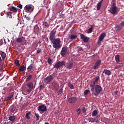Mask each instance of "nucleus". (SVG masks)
Returning <instances> with one entry per match:
<instances>
[{
    "label": "nucleus",
    "mask_w": 124,
    "mask_h": 124,
    "mask_svg": "<svg viewBox=\"0 0 124 124\" xmlns=\"http://www.w3.org/2000/svg\"><path fill=\"white\" fill-rule=\"evenodd\" d=\"M51 43H52L53 48L55 49H60L62 47V45H61V39L60 38H56L55 40L51 42Z\"/></svg>",
    "instance_id": "obj_1"
},
{
    "label": "nucleus",
    "mask_w": 124,
    "mask_h": 124,
    "mask_svg": "<svg viewBox=\"0 0 124 124\" xmlns=\"http://www.w3.org/2000/svg\"><path fill=\"white\" fill-rule=\"evenodd\" d=\"M99 76H97L94 79V81L91 83L90 89L92 92H93V91H94V87L95 86V84H98V81H99Z\"/></svg>",
    "instance_id": "obj_2"
},
{
    "label": "nucleus",
    "mask_w": 124,
    "mask_h": 124,
    "mask_svg": "<svg viewBox=\"0 0 124 124\" xmlns=\"http://www.w3.org/2000/svg\"><path fill=\"white\" fill-rule=\"evenodd\" d=\"M95 89V93H93V94L97 96L102 92L103 88L100 85H96L94 86Z\"/></svg>",
    "instance_id": "obj_3"
},
{
    "label": "nucleus",
    "mask_w": 124,
    "mask_h": 124,
    "mask_svg": "<svg viewBox=\"0 0 124 124\" xmlns=\"http://www.w3.org/2000/svg\"><path fill=\"white\" fill-rule=\"evenodd\" d=\"M65 63H66V62L65 61H59L54 65V68H56L58 70L60 67H62V66H63V65H65Z\"/></svg>",
    "instance_id": "obj_4"
},
{
    "label": "nucleus",
    "mask_w": 124,
    "mask_h": 124,
    "mask_svg": "<svg viewBox=\"0 0 124 124\" xmlns=\"http://www.w3.org/2000/svg\"><path fill=\"white\" fill-rule=\"evenodd\" d=\"M109 12H110L111 14H116V13L119 12L117 6H116V5H112V6H111L110 8Z\"/></svg>",
    "instance_id": "obj_5"
},
{
    "label": "nucleus",
    "mask_w": 124,
    "mask_h": 124,
    "mask_svg": "<svg viewBox=\"0 0 124 124\" xmlns=\"http://www.w3.org/2000/svg\"><path fill=\"white\" fill-rule=\"evenodd\" d=\"M54 80V76L52 75H49L46 77L44 79V82L46 84H49V83H50V82H52V81Z\"/></svg>",
    "instance_id": "obj_6"
},
{
    "label": "nucleus",
    "mask_w": 124,
    "mask_h": 124,
    "mask_svg": "<svg viewBox=\"0 0 124 124\" xmlns=\"http://www.w3.org/2000/svg\"><path fill=\"white\" fill-rule=\"evenodd\" d=\"M17 43H20L22 45H24L26 43V38L23 36L18 37L16 40Z\"/></svg>",
    "instance_id": "obj_7"
},
{
    "label": "nucleus",
    "mask_w": 124,
    "mask_h": 124,
    "mask_svg": "<svg viewBox=\"0 0 124 124\" xmlns=\"http://www.w3.org/2000/svg\"><path fill=\"white\" fill-rule=\"evenodd\" d=\"M56 31H53L49 33V40L52 42L54 41L55 39H57L56 38Z\"/></svg>",
    "instance_id": "obj_8"
},
{
    "label": "nucleus",
    "mask_w": 124,
    "mask_h": 124,
    "mask_svg": "<svg viewBox=\"0 0 124 124\" xmlns=\"http://www.w3.org/2000/svg\"><path fill=\"white\" fill-rule=\"evenodd\" d=\"M37 109L40 112H42L43 113H44L45 111L47 110V107L45 106L44 105H40L38 108Z\"/></svg>",
    "instance_id": "obj_9"
},
{
    "label": "nucleus",
    "mask_w": 124,
    "mask_h": 124,
    "mask_svg": "<svg viewBox=\"0 0 124 124\" xmlns=\"http://www.w3.org/2000/svg\"><path fill=\"white\" fill-rule=\"evenodd\" d=\"M24 10L27 13H31V12L33 11V8L30 5H26L24 7Z\"/></svg>",
    "instance_id": "obj_10"
},
{
    "label": "nucleus",
    "mask_w": 124,
    "mask_h": 124,
    "mask_svg": "<svg viewBox=\"0 0 124 124\" xmlns=\"http://www.w3.org/2000/svg\"><path fill=\"white\" fill-rule=\"evenodd\" d=\"M79 35L81 39L83 40V42H85V43L89 42V40H90L89 38H88V37L85 36V35L81 33H79Z\"/></svg>",
    "instance_id": "obj_11"
},
{
    "label": "nucleus",
    "mask_w": 124,
    "mask_h": 124,
    "mask_svg": "<svg viewBox=\"0 0 124 124\" xmlns=\"http://www.w3.org/2000/svg\"><path fill=\"white\" fill-rule=\"evenodd\" d=\"M73 65H74L73 62L69 61L66 63L65 67H66L67 69H72Z\"/></svg>",
    "instance_id": "obj_12"
},
{
    "label": "nucleus",
    "mask_w": 124,
    "mask_h": 124,
    "mask_svg": "<svg viewBox=\"0 0 124 124\" xmlns=\"http://www.w3.org/2000/svg\"><path fill=\"white\" fill-rule=\"evenodd\" d=\"M66 53H67V48H66V47H63L60 53V54L61 55L62 57L64 58V56L66 55Z\"/></svg>",
    "instance_id": "obj_13"
},
{
    "label": "nucleus",
    "mask_w": 124,
    "mask_h": 124,
    "mask_svg": "<svg viewBox=\"0 0 124 124\" xmlns=\"http://www.w3.org/2000/svg\"><path fill=\"white\" fill-rule=\"evenodd\" d=\"M101 64V60H99L97 61L95 63V64L93 66V69H98V67L100 66V65Z\"/></svg>",
    "instance_id": "obj_14"
},
{
    "label": "nucleus",
    "mask_w": 124,
    "mask_h": 124,
    "mask_svg": "<svg viewBox=\"0 0 124 124\" xmlns=\"http://www.w3.org/2000/svg\"><path fill=\"white\" fill-rule=\"evenodd\" d=\"M106 36V33L105 32L101 33L99 36V39H98L99 40L100 42H101V41H102V40L104 39Z\"/></svg>",
    "instance_id": "obj_15"
},
{
    "label": "nucleus",
    "mask_w": 124,
    "mask_h": 124,
    "mask_svg": "<svg viewBox=\"0 0 124 124\" xmlns=\"http://www.w3.org/2000/svg\"><path fill=\"white\" fill-rule=\"evenodd\" d=\"M53 89L55 91H57L59 90V83L58 82H54L53 85Z\"/></svg>",
    "instance_id": "obj_16"
},
{
    "label": "nucleus",
    "mask_w": 124,
    "mask_h": 124,
    "mask_svg": "<svg viewBox=\"0 0 124 124\" xmlns=\"http://www.w3.org/2000/svg\"><path fill=\"white\" fill-rule=\"evenodd\" d=\"M103 73H104L105 75H108V76H110L111 75V71L108 69H104Z\"/></svg>",
    "instance_id": "obj_17"
},
{
    "label": "nucleus",
    "mask_w": 124,
    "mask_h": 124,
    "mask_svg": "<svg viewBox=\"0 0 124 124\" xmlns=\"http://www.w3.org/2000/svg\"><path fill=\"white\" fill-rule=\"evenodd\" d=\"M76 100V97H71L68 99V101L69 103H74Z\"/></svg>",
    "instance_id": "obj_18"
},
{
    "label": "nucleus",
    "mask_w": 124,
    "mask_h": 124,
    "mask_svg": "<svg viewBox=\"0 0 124 124\" xmlns=\"http://www.w3.org/2000/svg\"><path fill=\"white\" fill-rule=\"evenodd\" d=\"M43 26L45 28H47L48 29L49 28V26H50V22H49V21H46L45 20L43 23Z\"/></svg>",
    "instance_id": "obj_19"
},
{
    "label": "nucleus",
    "mask_w": 124,
    "mask_h": 124,
    "mask_svg": "<svg viewBox=\"0 0 124 124\" xmlns=\"http://www.w3.org/2000/svg\"><path fill=\"white\" fill-rule=\"evenodd\" d=\"M27 87L31 90H33V83L32 82L27 83Z\"/></svg>",
    "instance_id": "obj_20"
},
{
    "label": "nucleus",
    "mask_w": 124,
    "mask_h": 124,
    "mask_svg": "<svg viewBox=\"0 0 124 124\" xmlns=\"http://www.w3.org/2000/svg\"><path fill=\"white\" fill-rule=\"evenodd\" d=\"M77 35H74L73 34H71L70 36V39L71 41H72L73 40H74L75 39H77Z\"/></svg>",
    "instance_id": "obj_21"
},
{
    "label": "nucleus",
    "mask_w": 124,
    "mask_h": 124,
    "mask_svg": "<svg viewBox=\"0 0 124 124\" xmlns=\"http://www.w3.org/2000/svg\"><path fill=\"white\" fill-rule=\"evenodd\" d=\"M103 0H101V1L99 2L97 4V10H99L100 9V7H101V4H102V2Z\"/></svg>",
    "instance_id": "obj_22"
},
{
    "label": "nucleus",
    "mask_w": 124,
    "mask_h": 124,
    "mask_svg": "<svg viewBox=\"0 0 124 124\" xmlns=\"http://www.w3.org/2000/svg\"><path fill=\"white\" fill-rule=\"evenodd\" d=\"M14 96V93H12L10 94V95H9L8 97H7L6 99L7 100H10L12 97Z\"/></svg>",
    "instance_id": "obj_23"
},
{
    "label": "nucleus",
    "mask_w": 124,
    "mask_h": 124,
    "mask_svg": "<svg viewBox=\"0 0 124 124\" xmlns=\"http://www.w3.org/2000/svg\"><path fill=\"white\" fill-rule=\"evenodd\" d=\"M94 28V25H91V27L90 29L87 30V33H92L93 31V29Z\"/></svg>",
    "instance_id": "obj_24"
},
{
    "label": "nucleus",
    "mask_w": 124,
    "mask_h": 124,
    "mask_svg": "<svg viewBox=\"0 0 124 124\" xmlns=\"http://www.w3.org/2000/svg\"><path fill=\"white\" fill-rule=\"evenodd\" d=\"M115 59L116 62L118 63V62H120V55H117L115 56Z\"/></svg>",
    "instance_id": "obj_25"
},
{
    "label": "nucleus",
    "mask_w": 124,
    "mask_h": 124,
    "mask_svg": "<svg viewBox=\"0 0 124 124\" xmlns=\"http://www.w3.org/2000/svg\"><path fill=\"white\" fill-rule=\"evenodd\" d=\"M0 55L2 60H4V59L6 57V53H5V52H1V54H0Z\"/></svg>",
    "instance_id": "obj_26"
},
{
    "label": "nucleus",
    "mask_w": 124,
    "mask_h": 124,
    "mask_svg": "<svg viewBox=\"0 0 124 124\" xmlns=\"http://www.w3.org/2000/svg\"><path fill=\"white\" fill-rule=\"evenodd\" d=\"M100 116L97 115L96 117L94 118V120L96 121V123H98V122H99L100 121Z\"/></svg>",
    "instance_id": "obj_27"
},
{
    "label": "nucleus",
    "mask_w": 124,
    "mask_h": 124,
    "mask_svg": "<svg viewBox=\"0 0 124 124\" xmlns=\"http://www.w3.org/2000/svg\"><path fill=\"white\" fill-rule=\"evenodd\" d=\"M33 68V64H31L28 67L27 69L29 71H31V69Z\"/></svg>",
    "instance_id": "obj_28"
},
{
    "label": "nucleus",
    "mask_w": 124,
    "mask_h": 124,
    "mask_svg": "<svg viewBox=\"0 0 124 124\" xmlns=\"http://www.w3.org/2000/svg\"><path fill=\"white\" fill-rule=\"evenodd\" d=\"M11 11H14V12H17V8L14 6H12V7L10 8Z\"/></svg>",
    "instance_id": "obj_29"
},
{
    "label": "nucleus",
    "mask_w": 124,
    "mask_h": 124,
    "mask_svg": "<svg viewBox=\"0 0 124 124\" xmlns=\"http://www.w3.org/2000/svg\"><path fill=\"white\" fill-rule=\"evenodd\" d=\"M30 115H31V111H29L26 113V119H27V120H30V119H31V117H30Z\"/></svg>",
    "instance_id": "obj_30"
},
{
    "label": "nucleus",
    "mask_w": 124,
    "mask_h": 124,
    "mask_svg": "<svg viewBox=\"0 0 124 124\" xmlns=\"http://www.w3.org/2000/svg\"><path fill=\"white\" fill-rule=\"evenodd\" d=\"M15 116H10L9 118V121H11V122H13L14 121H15Z\"/></svg>",
    "instance_id": "obj_31"
},
{
    "label": "nucleus",
    "mask_w": 124,
    "mask_h": 124,
    "mask_svg": "<svg viewBox=\"0 0 124 124\" xmlns=\"http://www.w3.org/2000/svg\"><path fill=\"white\" fill-rule=\"evenodd\" d=\"M19 71L23 72V71H24V70H25V65L20 66V67L19 68Z\"/></svg>",
    "instance_id": "obj_32"
},
{
    "label": "nucleus",
    "mask_w": 124,
    "mask_h": 124,
    "mask_svg": "<svg viewBox=\"0 0 124 124\" xmlns=\"http://www.w3.org/2000/svg\"><path fill=\"white\" fill-rule=\"evenodd\" d=\"M31 91H32V90L29 89H27L26 90V91L25 92V93H23V94H27V93H31Z\"/></svg>",
    "instance_id": "obj_33"
},
{
    "label": "nucleus",
    "mask_w": 124,
    "mask_h": 124,
    "mask_svg": "<svg viewBox=\"0 0 124 124\" xmlns=\"http://www.w3.org/2000/svg\"><path fill=\"white\" fill-rule=\"evenodd\" d=\"M123 66V64L116 65L114 67L115 69H119V68H121Z\"/></svg>",
    "instance_id": "obj_34"
},
{
    "label": "nucleus",
    "mask_w": 124,
    "mask_h": 124,
    "mask_svg": "<svg viewBox=\"0 0 124 124\" xmlns=\"http://www.w3.org/2000/svg\"><path fill=\"white\" fill-rule=\"evenodd\" d=\"M31 78H32V75H30L26 78V82H28V81H30V80H31Z\"/></svg>",
    "instance_id": "obj_35"
},
{
    "label": "nucleus",
    "mask_w": 124,
    "mask_h": 124,
    "mask_svg": "<svg viewBox=\"0 0 124 124\" xmlns=\"http://www.w3.org/2000/svg\"><path fill=\"white\" fill-rule=\"evenodd\" d=\"M96 115H97V110H94L92 113V116L93 117H95Z\"/></svg>",
    "instance_id": "obj_36"
},
{
    "label": "nucleus",
    "mask_w": 124,
    "mask_h": 124,
    "mask_svg": "<svg viewBox=\"0 0 124 124\" xmlns=\"http://www.w3.org/2000/svg\"><path fill=\"white\" fill-rule=\"evenodd\" d=\"M68 87H69V88L71 89V90H73L74 89V86L73 85V84L71 83H68Z\"/></svg>",
    "instance_id": "obj_37"
},
{
    "label": "nucleus",
    "mask_w": 124,
    "mask_h": 124,
    "mask_svg": "<svg viewBox=\"0 0 124 124\" xmlns=\"http://www.w3.org/2000/svg\"><path fill=\"white\" fill-rule=\"evenodd\" d=\"M63 90L62 89V88L60 89L58 92V95H60V94H62V93H63Z\"/></svg>",
    "instance_id": "obj_38"
},
{
    "label": "nucleus",
    "mask_w": 124,
    "mask_h": 124,
    "mask_svg": "<svg viewBox=\"0 0 124 124\" xmlns=\"http://www.w3.org/2000/svg\"><path fill=\"white\" fill-rule=\"evenodd\" d=\"M35 116L36 118V121H38V120H39L40 117L39 116V114H38V113H35Z\"/></svg>",
    "instance_id": "obj_39"
},
{
    "label": "nucleus",
    "mask_w": 124,
    "mask_h": 124,
    "mask_svg": "<svg viewBox=\"0 0 124 124\" xmlns=\"http://www.w3.org/2000/svg\"><path fill=\"white\" fill-rule=\"evenodd\" d=\"M116 29L117 31H121L122 29H123V27H122V25H118L116 27Z\"/></svg>",
    "instance_id": "obj_40"
},
{
    "label": "nucleus",
    "mask_w": 124,
    "mask_h": 124,
    "mask_svg": "<svg viewBox=\"0 0 124 124\" xmlns=\"http://www.w3.org/2000/svg\"><path fill=\"white\" fill-rule=\"evenodd\" d=\"M77 115H80L81 114V108H78L77 109Z\"/></svg>",
    "instance_id": "obj_41"
},
{
    "label": "nucleus",
    "mask_w": 124,
    "mask_h": 124,
    "mask_svg": "<svg viewBox=\"0 0 124 124\" xmlns=\"http://www.w3.org/2000/svg\"><path fill=\"white\" fill-rule=\"evenodd\" d=\"M15 64H16V66H19L20 65V62H19V60H16L15 62Z\"/></svg>",
    "instance_id": "obj_42"
},
{
    "label": "nucleus",
    "mask_w": 124,
    "mask_h": 124,
    "mask_svg": "<svg viewBox=\"0 0 124 124\" xmlns=\"http://www.w3.org/2000/svg\"><path fill=\"white\" fill-rule=\"evenodd\" d=\"M90 93V90H86L84 91V95H87L88 93Z\"/></svg>",
    "instance_id": "obj_43"
},
{
    "label": "nucleus",
    "mask_w": 124,
    "mask_h": 124,
    "mask_svg": "<svg viewBox=\"0 0 124 124\" xmlns=\"http://www.w3.org/2000/svg\"><path fill=\"white\" fill-rule=\"evenodd\" d=\"M47 62L49 63V64H52V59L48 58L47 60Z\"/></svg>",
    "instance_id": "obj_44"
},
{
    "label": "nucleus",
    "mask_w": 124,
    "mask_h": 124,
    "mask_svg": "<svg viewBox=\"0 0 124 124\" xmlns=\"http://www.w3.org/2000/svg\"><path fill=\"white\" fill-rule=\"evenodd\" d=\"M82 112L84 114H86V112H87V110H86V108H82Z\"/></svg>",
    "instance_id": "obj_45"
},
{
    "label": "nucleus",
    "mask_w": 124,
    "mask_h": 124,
    "mask_svg": "<svg viewBox=\"0 0 124 124\" xmlns=\"http://www.w3.org/2000/svg\"><path fill=\"white\" fill-rule=\"evenodd\" d=\"M111 3L112 5H116V0H112Z\"/></svg>",
    "instance_id": "obj_46"
},
{
    "label": "nucleus",
    "mask_w": 124,
    "mask_h": 124,
    "mask_svg": "<svg viewBox=\"0 0 124 124\" xmlns=\"http://www.w3.org/2000/svg\"><path fill=\"white\" fill-rule=\"evenodd\" d=\"M17 7H18L19 8H20V9H22L23 8V5L21 4H19L17 5Z\"/></svg>",
    "instance_id": "obj_47"
},
{
    "label": "nucleus",
    "mask_w": 124,
    "mask_h": 124,
    "mask_svg": "<svg viewBox=\"0 0 124 124\" xmlns=\"http://www.w3.org/2000/svg\"><path fill=\"white\" fill-rule=\"evenodd\" d=\"M44 89V85H41L40 86V90L41 91V90H43Z\"/></svg>",
    "instance_id": "obj_48"
},
{
    "label": "nucleus",
    "mask_w": 124,
    "mask_h": 124,
    "mask_svg": "<svg viewBox=\"0 0 124 124\" xmlns=\"http://www.w3.org/2000/svg\"><path fill=\"white\" fill-rule=\"evenodd\" d=\"M39 53H41V49L38 48V50H37V54H39Z\"/></svg>",
    "instance_id": "obj_49"
},
{
    "label": "nucleus",
    "mask_w": 124,
    "mask_h": 124,
    "mask_svg": "<svg viewBox=\"0 0 124 124\" xmlns=\"http://www.w3.org/2000/svg\"><path fill=\"white\" fill-rule=\"evenodd\" d=\"M25 18L28 21H30L31 20V17L30 16H25Z\"/></svg>",
    "instance_id": "obj_50"
},
{
    "label": "nucleus",
    "mask_w": 124,
    "mask_h": 124,
    "mask_svg": "<svg viewBox=\"0 0 124 124\" xmlns=\"http://www.w3.org/2000/svg\"><path fill=\"white\" fill-rule=\"evenodd\" d=\"M78 51H82L83 50V48L81 46H78Z\"/></svg>",
    "instance_id": "obj_51"
},
{
    "label": "nucleus",
    "mask_w": 124,
    "mask_h": 124,
    "mask_svg": "<svg viewBox=\"0 0 124 124\" xmlns=\"http://www.w3.org/2000/svg\"><path fill=\"white\" fill-rule=\"evenodd\" d=\"M2 44H3V41L2 40V39L0 40V46H1V45H2Z\"/></svg>",
    "instance_id": "obj_52"
},
{
    "label": "nucleus",
    "mask_w": 124,
    "mask_h": 124,
    "mask_svg": "<svg viewBox=\"0 0 124 124\" xmlns=\"http://www.w3.org/2000/svg\"><path fill=\"white\" fill-rule=\"evenodd\" d=\"M60 4H61V2H58L56 5V6H60Z\"/></svg>",
    "instance_id": "obj_53"
},
{
    "label": "nucleus",
    "mask_w": 124,
    "mask_h": 124,
    "mask_svg": "<svg viewBox=\"0 0 124 124\" xmlns=\"http://www.w3.org/2000/svg\"><path fill=\"white\" fill-rule=\"evenodd\" d=\"M2 76V71L0 69V77H1Z\"/></svg>",
    "instance_id": "obj_54"
},
{
    "label": "nucleus",
    "mask_w": 124,
    "mask_h": 124,
    "mask_svg": "<svg viewBox=\"0 0 124 124\" xmlns=\"http://www.w3.org/2000/svg\"><path fill=\"white\" fill-rule=\"evenodd\" d=\"M121 26H124V21H122L121 23Z\"/></svg>",
    "instance_id": "obj_55"
},
{
    "label": "nucleus",
    "mask_w": 124,
    "mask_h": 124,
    "mask_svg": "<svg viewBox=\"0 0 124 124\" xmlns=\"http://www.w3.org/2000/svg\"><path fill=\"white\" fill-rule=\"evenodd\" d=\"M98 45H100V44H101V42L99 41V40L98 39Z\"/></svg>",
    "instance_id": "obj_56"
},
{
    "label": "nucleus",
    "mask_w": 124,
    "mask_h": 124,
    "mask_svg": "<svg viewBox=\"0 0 124 124\" xmlns=\"http://www.w3.org/2000/svg\"><path fill=\"white\" fill-rule=\"evenodd\" d=\"M3 90H6V88H5V87H4L3 88Z\"/></svg>",
    "instance_id": "obj_57"
},
{
    "label": "nucleus",
    "mask_w": 124,
    "mask_h": 124,
    "mask_svg": "<svg viewBox=\"0 0 124 124\" xmlns=\"http://www.w3.org/2000/svg\"><path fill=\"white\" fill-rule=\"evenodd\" d=\"M1 62V57H0V62Z\"/></svg>",
    "instance_id": "obj_58"
},
{
    "label": "nucleus",
    "mask_w": 124,
    "mask_h": 124,
    "mask_svg": "<svg viewBox=\"0 0 124 124\" xmlns=\"http://www.w3.org/2000/svg\"><path fill=\"white\" fill-rule=\"evenodd\" d=\"M118 93V91H116L115 92V93Z\"/></svg>",
    "instance_id": "obj_59"
},
{
    "label": "nucleus",
    "mask_w": 124,
    "mask_h": 124,
    "mask_svg": "<svg viewBox=\"0 0 124 124\" xmlns=\"http://www.w3.org/2000/svg\"><path fill=\"white\" fill-rule=\"evenodd\" d=\"M45 124H49L48 122H47V123H46Z\"/></svg>",
    "instance_id": "obj_60"
}]
</instances>
